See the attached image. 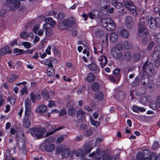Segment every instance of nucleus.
<instances>
[{
    "label": "nucleus",
    "instance_id": "f257e3e1",
    "mask_svg": "<svg viewBox=\"0 0 160 160\" xmlns=\"http://www.w3.org/2000/svg\"><path fill=\"white\" fill-rule=\"evenodd\" d=\"M138 28L139 36L143 38L144 40L147 41L146 38L148 35V32L145 26L144 20L142 18L140 20Z\"/></svg>",
    "mask_w": 160,
    "mask_h": 160
},
{
    "label": "nucleus",
    "instance_id": "f03ea898",
    "mask_svg": "<svg viewBox=\"0 0 160 160\" xmlns=\"http://www.w3.org/2000/svg\"><path fill=\"white\" fill-rule=\"evenodd\" d=\"M102 26L106 28L109 31H112L115 29V24L110 18H107L103 19L101 22Z\"/></svg>",
    "mask_w": 160,
    "mask_h": 160
},
{
    "label": "nucleus",
    "instance_id": "7ed1b4c3",
    "mask_svg": "<svg viewBox=\"0 0 160 160\" xmlns=\"http://www.w3.org/2000/svg\"><path fill=\"white\" fill-rule=\"evenodd\" d=\"M122 52V48L118 45H116L112 48L111 53L114 58L121 60L123 59Z\"/></svg>",
    "mask_w": 160,
    "mask_h": 160
},
{
    "label": "nucleus",
    "instance_id": "20e7f679",
    "mask_svg": "<svg viewBox=\"0 0 160 160\" xmlns=\"http://www.w3.org/2000/svg\"><path fill=\"white\" fill-rule=\"evenodd\" d=\"M142 70L146 74L149 76H152L154 72V67L152 63H148L146 61L142 66Z\"/></svg>",
    "mask_w": 160,
    "mask_h": 160
},
{
    "label": "nucleus",
    "instance_id": "39448f33",
    "mask_svg": "<svg viewBox=\"0 0 160 160\" xmlns=\"http://www.w3.org/2000/svg\"><path fill=\"white\" fill-rule=\"evenodd\" d=\"M160 18L156 17L155 18L152 17L148 20V24L149 28L152 30H155L159 27Z\"/></svg>",
    "mask_w": 160,
    "mask_h": 160
},
{
    "label": "nucleus",
    "instance_id": "423d86ee",
    "mask_svg": "<svg viewBox=\"0 0 160 160\" xmlns=\"http://www.w3.org/2000/svg\"><path fill=\"white\" fill-rule=\"evenodd\" d=\"M5 4L7 7H9V10L13 11L19 7L20 2L19 0H7Z\"/></svg>",
    "mask_w": 160,
    "mask_h": 160
},
{
    "label": "nucleus",
    "instance_id": "0eeeda50",
    "mask_svg": "<svg viewBox=\"0 0 160 160\" xmlns=\"http://www.w3.org/2000/svg\"><path fill=\"white\" fill-rule=\"evenodd\" d=\"M135 51L136 52L133 54V58L135 59L138 60L140 59L141 55L143 53L144 51L143 49L137 47L135 49Z\"/></svg>",
    "mask_w": 160,
    "mask_h": 160
},
{
    "label": "nucleus",
    "instance_id": "6e6552de",
    "mask_svg": "<svg viewBox=\"0 0 160 160\" xmlns=\"http://www.w3.org/2000/svg\"><path fill=\"white\" fill-rule=\"evenodd\" d=\"M83 149V155L88 154L93 149L92 145L89 142H88L82 146Z\"/></svg>",
    "mask_w": 160,
    "mask_h": 160
},
{
    "label": "nucleus",
    "instance_id": "1a4fd4ad",
    "mask_svg": "<svg viewBox=\"0 0 160 160\" xmlns=\"http://www.w3.org/2000/svg\"><path fill=\"white\" fill-rule=\"evenodd\" d=\"M125 24L127 28L129 29H131L133 27V21L132 17L127 16L125 19Z\"/></svg>",
    "mask_w": 160,
    "mask_h": 160
},
{
    "label": "nucleus",
    "instance_id": "9d476101",
    "mask_svg": "<svg viewBox=\"0 0 160 160\" xmlns=\"http://www.w3.org/2000/svg\"><path fill=\"white\" fill-rule=\"evenodd\" d=\"M37 132L36 137L38 138H41L43 137V134L46 132V129L44 128L39 127L37 128Z\"/></svg>",
    "mask_w": 160,
    "mask_h": 160
},
{
    "label": "nucleus",
    "instance_id": "9b49d317",
    "mask_svg": "<svg viewBox=\"0 0 160 160\" xmlns=\"http://www.w3.org/2000/svg\"><path fill=\"white\" fill-rule=\"evenodd\" d=\"M101 151L99 149H97L96 151L93 152L89 154V157H95V160H100L101 158Z\"/></svg>",
    "mask_w": 160,
    "mask_h": 160
},
{
    "label": "nucleus",
    "instance_id": "f8f14e48",
    "mask_svg": "<svg viewBox=\"0 0 160 160\" xmlns=\"http://www.w3.org/2000/svg\"><path fill=\"white\" fill-rule=\"evenodd\" d=\"M30 98L32 102H35L36 101H38L40 99V95L38 93H35L33 92H31L30 94Z\"/></svg>",
    "mask_w": 160,
    "mask_h": 160
},
{
    "label": "nucleus",
    "instance_id": "ddd939ff",
    "mask_svg": "<svg viewBox=\"0 0 160 160\" xmlns=\"http://www.w3.org/2000/svg\"><path fill=\"white\" fill-rule=\"evenodd\" d=\"M77 117L78 120L83 122L85 120V113L82 110H78L77 111Z\"/></svg>",
    "mask_w": 160,
    "mask_h": 160
},
{
    "label": "nucleus",
    "instance_id": "4468645a",
    "mask_svg": "<svg viewBox=\"0 0 160 160\" xmlns=\"http://www.w3.org/2000/svg\"><path fill=\"white\" fill-rule=\"evenodd\" d=\"M98 61L100 62V64L102 68H103L106 65L107 62V58L104 56H101L98 59Z\"/></svg>",
    "mask_w": 160,
    "mask_h": 160
},
{
    "label": "nucleus",
    "instance_id": "2eb2a0df",
    "mask_svg": "<svg viewBox=\"0 0 160 160\" xmlns=\"http://www.w3.org/2000/svg\"><path fill=\"white\" fill-rule=\"evenodd\" d=\"M124 4L126 8L130 11H135L136 9L135 7L133 5L132 2L127 1L124 2Z\"/></svg>",
    "mask_w": 160,
    "mask_h": 160
},
{
    "label": "nucleus",
    "instance_id": "dca6fc26",
    "mask_svg": "<svg viewBox=\"0 0 160 160\" xmlns=\"http://www.w3.org/2000/svg\"><path fill=\"white\" fill-rule=\"evenodd\" d=\"M47 109V107L45 105H40L36 108V112L38 113H42L45 112Z\"/></svg>",
    "mask_w": 160,
    "mask_h": 160
},
{
    "label": "nucleus",
    "instance_id": "f3484780",
    "mask_svg": "<svg viewBox=\"0 0 160 160\" xmlns=\"http://www.w3.org/2000/svg\"><path fill=\"white\" fill-rule=\"evenodd\" d=\"M99 14L98 11L97 10H94L92 12H89L88 15L91 19L97 18Z\"/></svg>",
    "mask_w": 160,
    "mask_h": 160
},
{
    "label": "nucleus",
    "instance_id": "a211bd4d",
    "mask_svg": "<svg viewBox=\"0 0 160 160\" xmlns=\"http://www.w3.org/2000/svg\"><path fill=\"white\" fill-rule=\"evenodd\" d=\"M111 3L112 5L117 9H120L123 6L122 3L118 2L117 0H112Z\"/></svg>",
    "mask_w": 160,
    "mask_h": 160
},
{
    "label": "nucleus",
    "instance_id": "6ab92c4d",
    "mask_svg": "<svg viewBox=\"0 0 160 160\" xmlns=\"http://www.w3.org/2000/svg\"><path fill=\"white\" fill-rule=\"evenodd\" d=\"M119 34L122 37L124 38H127L129 35V32L128 31L125 29H120Z\"/></svg>",
    "mask_w": 160,
    "mask_h": 160
},
{
    "label": "nucleus",
    "instance_id": "aec40b11",
    "mask_svg": "<svg viewBox=\"0 0 160 160\" xmlns=\"http://www.w3.org/2000/svg\"><path fill=\"white\" fill-rule=\"evenodd\" d=\"M43 28L45 30L46 36L47 37H49L53 34L52 30L48 27H47L45 24L43 25Z\"/></svg>",
    "mask_w": 160,
    "mask_h": 160
},
{
    "label": "nucleus",
    "instance_id": "412c9836",
    "mask_svg": "<svg viewBox=\"0 0 160 160\" xmlns=\"http://www.w3.org/2000/svg\"><path fill=\"white\" fill-rule=\"evenodd\" d=\"M67 21L66 20L64 19L63 21V26H62L59 25V28L61 30H68V28H70V26L69 24V22H68L66 23V22Z\"/></svg>",
    "mask_w": 160,
    "mask_h": 160
},
{
    "label": "nucleus",
    "instance_id": "4be33fe9",
    "mask_svg": "<svg viewBox=\"0 0 160 160\" xmlns=\"http://www.w3.org/2000/svg\"><path fill=\"white\" fill-rule=\"evenodd\" d=\"M88 67L92 71H96L99 72L100 69L97 65L94 63H92L88 66Z\"/></svg>",
    "mask_w": 160,
    "mask_h": 160
},
{
    "label": "nucleus",
    "instance_id": "5701e85b",
    "mask_svg": "<svg viewBox=\"0 0 160 160\" xmlns=\"http://www.w3.org/2000/svg\"><path fill=\"white\" fill-rule=\"evenodd\" d=\"M63 128V127H60L57 128L56 127H53L51 129L50 132H47L46 134V136H48L50 135L53 134L54 132L61 129Z\"/></svg>",
    "mask_w": 160,
    "mask_h": 160
},
{
    "label": "nucleus",
    "instance_id": "b1692460",
    "mask_svg": "<svg viewBox=\"0 0 160 160\" xmlns=\"http://www.w3.org/2000/svg\"><path fill=\"white\" fill-rule=\"evenodd\" d=\"M104 32L101 29H97L95 31V34L97 37L99 38H101L104 35Z\"/></svg>",
    "mask_w": 160,
    "mask_h": 160
},
{
    "label": "nucleus",
    "instance_id": "393cba45",
    "mask_svg": "<svg viewBox=\"0 0 160 160\" xmlns=\"http://www.w3.org/2000/svg\"><path fill=\"white\" fill-rule=\"evenodd\" d=\"M83 149L82 148H78L75 150L73 153L77 157H79L82 156V157H83Z\"/></svg>",
    "mask_w": 160,
    "mask_h": 160
},
{
    "label": "nucleus",
    "instance_id": "a878e982",
    "mask_svg": "<svg viewBox=\"0 0 160 160\" xmlns=\"http://www.w3.org/2000/svg\"><path fill=\"white\" fill-rule=\"evenodd\" d=\"M67 21L66 23L68 22H69L71 28L72 25H75L76 23V21L75 18L73 16L70 17L69 18L66 19Z\"/></svg>",
    "mask_w": 160,
    "mask_h": 160
},
{
    "label": "nucleus",
    "instance_id": "bb28decb",
    "mask_svg": "<svg viewBox=\"0 0 160 160\" xmlns=\"http://www.w3.org/2000/svg\"><path fill=\"white\" fill-rule=\"evenodd\" d=\"M9 47L8 46H6L2 48L0 50V55H3L7 53H10L11 52L9 51Z\"/></svg>",
    "mask_w": 160,
    "mask_h": 160
},
{
    "label": "nucleus",
    "instance_id": "cd10ccee",
    "mask_svg": "<svg viewBox=\"0 0 160 160\" xmlns=\"http://www.w3.org/2000/svg\"><path fill=\"white\" fill-rule=\"evenodd\" d=\"M154 60L159 59L160 58V52L155 51L151 55Z\"/></svg>",
    "mask_w": 160,
    "mask_h": 160
},
{
    "label": "nucleus",
    "instance_id": "c85d7f7f",
    "mask_svg": "<svg viewBox=\"0 0 160 160\" xmlns=\"http://www.w3.org/2000/svg\"><path fill=\"white\" fill-rule=\"evenodd\" d=\"M149 79L146 75L142 76L141 79V83L142 86H145L147 82H148Z\"/></svg>",
    "mask_w": 160,
    "mask_h": 160
},
{
    "label": "nucleus",
    "instance_id": "c756f323",
    "mask_svg": "<svg viewBox=\"0 0 160 160\" xmlns=\"http://www.w3.org/2000/svg\"><path fill=\"white\" fill-rule=\"evenodd\" d=\"M31 123L29 119L27 118H24L23 120V126L25 128H28L30 127Z\"/></svg>",
    "mask_w": 160,
    "mask_h": 160
},
{
    "label": "nucleus",
    "instance_id": "7c9ffc66",
    "mask_svg": "<svg viewBox=\"0 0 160 160\" xmlns=\"http://www.w3.org/2000/svg\"><path fill=\"white\" fill-rule=\"evenodd\" d=\"M118 39V34L115 33H112L110 37V40L111 42H116Z\"/></svg>",
    "mask_w": 160,
    "mask_h": 160
},
{
    "label": "nucleus",
    "instance_id": "2f4dec72",
    "mask_svg": "<svg viewBox=\"0 0 160 160\" xmlns=\"http://www.w3.org/2000/svg\"><path fill=\"white\" fill-rule=\"evenodd\" d=\"M95 98L98 100H101L103 98V95L102 92L101 91H99L97 92L95 94Z\"/></svg>",
    "mask_w": 160,
    "mask_h": 160
},
{
    "label": "nucleus",
    "instance_id": "473e14b6",
    "mask_svg": "<svg viewBox=\"0 0 160 160\" xmlns=\"http://www.w3.org/2000/svg\"><path fill=\"white\" fill-rule=\"evenodd\" d=\"M95 76L92 73H89L88 74L87 79L88 81L89 82H93L95 79Z\"/></svg>",
    "mask_w": 160,
    "mask_h": 160
},
{
    "label": "nucleus",
    "instance_id": "72a5a7b5",
    "mask_svg": "<svg viewBox=\"0 0 160 160\" xmlns=\"http://www.w3.org/2000/svg\"><path fill=\"white\" fill-rule=\"evenodd\" d=\"M55 145L53 144H51L44 147L46 150L48 152H51L55 149Z\"/></svg>",
    "mask_w": 160,
    "mask_h": 160
},
{
    "label": "nucleus",
    "instance_id": "f704fd0d",
    "mask_svg": "<svg viewBox=\"0 0 160 160\" xmlns=\"http://www.w3.org/2000/svg\"><path fill=\"white\" fill-rule=\"evenodd\" d=\"M53 14L56 18L58 19H62L65 17V14L62 12H60L57 14L56 13L54 12L53 13Z\"/></svg>",
    "mask_w": 160,
    "mask_h": 160
},
{
    "label": "nucleus",
    "instance_id": "c9c22d12",
    "mask_svg": "<svg viewBox=\"0 0 160 160\" xmlns=\"http://www.w3.org/2000/svg\"><path fill=\"white\" fill-rule=\"evenodd\" d=\"M77 110L75 108L73 107L70 108L68 110V113L70 116L73 117L76 114Z\"/></svg>",
    "mask_w": 160,
    "mask_h": 160
},
{
    "label": "nucleus",
    "instance_id": "e433bc0d",
    "mask_svg": "<svg viewBox=\"0 0 160 160\" xmlns=\"http://www.w3.org/2000/svg\"><path fill=\"white\" fill-rule=\"evenodd\" d=\"M37 128L34 127L32 128H30L26 131V132L27 133L30 132L32 136H36V135H37L36 133H37Z\"/></svg>",
    "mask_w": 160,
    "mask_h": 160
},
{
    "label": "nucleus",
    "instance_id": "4c0bfd02",
    "mask_svg": "<svg viewBox=\"0 0 160 160\" xmlns=\"http://www.w3.org/2000/svg\"><path fill=\"white\" fill-rule=\"evenodd\" d=\"M70 152V149L69 148H66L62 153V156L63 157L65 158L69 156Z\"/></svg>",
    "mask_w": 160,
    "mask_h": 160
},
{
    "label": "nucleus",
    "instance_id": "58836bf2",
    "mask_svg": "<svg viewBox=\"0 0 160 160\" xmlns=\"http://www.w3.org/2000/svg\"><path fill=\"white\" fill-rule=\"evenodd\" d=\"M150 107L154 110H156L159 106L158 104H157L156 102L154 101H152L149 104Z\"/></svg>",
    "mask_w": 160,
    "mask_h": 160
},
{
    "label": "nucleus",
    "instance_id": "ea45409f",
    "mask_svg": "<svg viewBox=\"0 0 160 160\" xmlns=\"http://www.w3.org/2000/svg\"><path fill=\"white\" fill-rule=\"evenodd\" d=\"M47 73L49 76L52 77L55 74V70L53 68H48L47 70Z\"/></svg>",
    "mask_w": 160,
    "mask_h": 160
},
{
    "label": "nucleus",
    "instance_id": "a19ab883",
    "mask_svg": "<svg viewBox=\"0 0 160 160\" xmlns=\"http://www.w3.org/2000/svg\"><path fill=\"white\" fill-rule=\"evenodd\" d=\"M100 7H105L108 6L109 3L106 0H101L99 2Z\"/></svg>",
    "mask_w": 160,
    "mask_h": 160
},
{
    "label": "nucleus",
    "instance_id": "79ce46f5",
    "mask_svg": "<svg viewBox=\"0 0 160 160\" xmlns=\"http://www.w3.org/2000/svg\"><path fill=\"white\" fill-rule=\"evenodd\" d=\"M44 64L48 66L49 68L53 67V65L52 63L51 58L50 59H46L43 61Z\"/></svg>",
    "mask_w": 160,
    "mask_h": 160
},
{
    "label": "nucleus",
    "instance_id": "37998d69",
    "mask_svg": "<svg viewBox=\"0 0 160 160\" xmlns=\"http://www.w3.org/2000/svg\"><path fill=\"white\" fill-rule=\"evenodd\" d=\"M123 46L124 48L127 49H130L132 48V45L130 43L127 41L124 42Z\"/></svg>",
    "mask_w": 160,
    "mask_h": 160
},
{
    "label": "nucleus",
    "instance_id": "c03bdc74",
    "mask_svg": "<svg viewBox=\"0 0 160 160\" xmlns=\"http://www.w3.org/2000/svg\"><path fill=\"white\" fill-rule=\"evenodd\" d=\"M101 11L103 14L106 15L107 14L108 12L109 8L108 6L105 7H100Z\"/></svg>",
    "mask_w": 160,
    "mask_h": 160
},
{
    "label": "nucleus",
    "instance_id": "a18cd8bd",
    "mask_svg": "<svg viewBox=\"0 0 160 160\" xmlns=\"http://www.w3.org/2000/svg\"><path fill=\"white\" fill-rule=\"evenodd\" d=\"M124 58L127 61H130L132 58V55L129 52H125L124 54Z\"/></svg>",
    "mask_w": 160,
    "mask_h": 160
},
{
    "label": "nucleus",
    "instance_id": "49530a36",
    "mask_svg": "<svg viewBox=\"0 0 160 160\" xmlns=\"http://www.w3.org/2000/svg\"><path fill=\"white\" fill-rule=\"evenodd\" d=\"M154 81L152 80H148V82L147 83L146 87L147 88H152L154 86Z\"/></svg>",
    "mask_w": 160,
    "mask_h": 160
},
{
    "label": "nucleus",
    "instance_id": "de8ad7c7",
    "mask_svg": "<svg viewBox=\"0 0 160 160\" xmlns=\"http://www.w3.org/2000/svg\"><path fill=\"white\" fill-rule=\"evenodd\" d=\"M90 123L93 126H98L100 124V122L94 120L92 118H90Z\"/></svg>",
    "mask_w": 160,
    "mask_h": 160
},
{
    "label": "nucleus",
    "instance_id": "09e8293b",
    "mask_svg": "<svg viewBox=\"0 0 160 160\" xmlns=\"http://www.w3.org/2000/svg\"><path fill=\"white\" fill-rule=\"evenodd\" d=\"M42 95L43 98L45 99H48L50 98L48 92L46 91H43L42 92Z\"/></svg>",
    "mask_w": 160,
    "mask_h": 160
},
{
    "label": "nucleus",
    "instance_id": "8fccbe9b",
    "mask_svg": "<svg viewBox=\"0 0 160 160\" xmlns=\"http://www.w3.org/2000/svg\"><path fill=\"white\" fill-rule=\"evenodd\" d=\"M91 88L93 91H96L99 89V85L98 83L95 82L92 84Z\"/></svg>",
    "mask_w": 160,
    "mask_h": 160
},
{
    "label": "nucleus",
    "instance_id": "3c124183",
    "mask_svg": "<svg viewBox=\"0 0 160 160\" xmlns=\"http://www.w3.org/2000/svg\"><path fill=\"white\" fill-rule=\"evenodd\" d=\"M114 96V97H118L119 98H123L125 97V94L122 91H119L118 93H116Z\"/></svg>",
    "mask_w": 160,
    "mask_h": 160
},
{
    "label": "nucleus",
    "instance_id": "603ef678",
    "mask_svg": "<svg viewBox=\"0 0 160 160\" xmlns=\"http://www.w3.org/2000/svg\"><path fill=\"white\" fill-rule=\"evenodd\" d=\"M154 39L157 41V42L160 43V33H158L153 35Z\"/></svg>",
    "mask_w": 160,
    "mask_h": 160
},
{
    "label": "nucleus",
    "instance_id": "864d4df0",
    "mask_svg": "<svg viewBox=\"0 0 160 160\" xmlns=\"http://www.w3.org/2000/svg\"><path fill=\"white\" fill-rule=\"evenodd\" d=\"M25 108H29L31 105V102L29 98H27L25 99Z\"/></svg>",
    "mask_w": 160,
    "mask_h": 160
},
{
    "label": "nucleus",
    "instance_id": "5fc2aeb1",
    "mask_svg": "<svg viewBox=\"0 0 160 160\" xmlns=\"http://www.w3.org/2000/svg\"><path fill=\"white\" fill-rule=\"evenodd\" d=\"M148 99L145 96L142 97L140 99V102L142 104L145 105L148 101Z\"/></svg>",
    "mask_w": 160,
    "mask_h": 160
},
{
    "label": "nucleus",
    "instance_id": "6e6d98bb",
    "mask_svg": "<svg viewBox=\"0 0 160 160\" xmlns=\"http://www.w3.org/2000/svg\"><path fill=\"white\" fill-rule=\"evenodd\" d=\"M14 53H17V55H20L23 53L24 50L22 49H19L18 48H15L13 50Z\"/></svg>",
    "mask_w": 160,
    "mask_h": 160
},
{
    "label": "nucleus",
    "instance_id": "4d7b16f0",
    "mask_svg": "<svg viewBox=\"0 0 160 160\" xmlns=\"http://www.w3.org/2000/svg\"><path fill=\"white\" fill-rule=\"evenodd\" d=\"M32 114L31 111L29 108H25V118H27L30 116Z\"/></svg>",
    "mask_w": 160,
    "mask_h": 160
},
{
    "label": "nucleus",
    "instance_id": "13d9d810",
    "mask_svg": "<svg viewBox=\"0 0 160 160\" xmlns=\"http://www.w3.org/2000/svg\"><path fill=\"white\" fill-rule=\"evenodd\" d=\"M155 43L153 41H151L148 45L147 49L149 51H151V49L153 47Z\"/></svg>",
    "mask_w": 160,
    "mask_h": 160
},
{
    "label": "nucleus",
    "instance_id": "bf43d9fd",
    "mask_svg": "<svg viewBox=\"0 0 160 160\" xmlns=\"http://www.w3.org/2000/svg\"><path fill=\"white\" fill-rule=\"evenodd\" d=\"M22 45L27 49L31 47V43L28 42H22Z\"/></svg>",
    "mask_w": 160,
    "mask_h": 160
},
{
    "label": "nucleus",
    "instance_id": "052dcab7",
    "mask_svg": "<svg viewBox=\"0 0 160 160\" xmlns=\"http://www.w3.org/2000/svg\"><path fill=\"white\" fill-rule=\"evenodd\" d=\"M20 36L21 38L25 39L28 37V33L26 32H22L20 33Z\"/></svg>",
    "mask_w": 160,
    "mask_h": 160
},
{
    "label": "nucleus",
    "instance_id": "680f3d73",
    "mask_svg": "<svg viewBox=\"0 0 160 160\" xmlns=\"http://www.w3.org/2000/svg\"><path fill=\"white\" fill-rule=\"evenodd\" d=\"M18 147L20 149L24 150L25 147L22 142H18Z\"/></svg>",
    "mask_w": 160,
    "mask_h": 160
},
{
    "label": "nucleus",
    "instance_id": "e2e57ef3",
    "mask_svg": "<svg viewBox=\"0 0 160 160\" xmlns=\"http://www.w3.org/2000/svg\"><path fill=\"white\" fill-rule=\"evenodd\" d=\"M18 78V75H13L12 76L11 78L10 79L9 82H12L14 80L17 79Z\"/></svg>",
    "mask_w": 160,
    "mask_h": 160
},
{
    "label": "nucleus",
    "instance_id": "0e129e2a",
    "mask_svg": "<svg viewBox=\"0 0 160 160\" xmlns=\"http://www.w3.org/2000/svg\"><path fill=\"white\" fill-rule=\"evenodd\" d=\"M25 93L28 94L27 87L26 86H24L23 88L22 89L21 92L22 95H23Z\"/></svg>",
    "mask_w": 160,
    "mask_h": 160
},
{
    "label": "nucleus",
    "instance_id": "69168bd1",
    "mask_svg": "<svg viewBox=\"0 0 160 160\" xmlns=\"http://www.w3.org/2000/svg\"><path fill=\"white\" fill-rule=\"evenodd\" d=\"M159 147V144L158 142L155 141L154 142L152 147V149L153 150H156Z\"/></svg>",
    "mask_w": 160,
    "mask_h": 160
},
{
    "label": "nucleus",
    "instance_id": "338daca9",
    "mask_svg": "<svg viewBox=\"0 0 160 160\" xmlns=\"http://www.w3.org/2000/svg\"><path fill=\"white\" fill-rule=\"evenodd\" d=\"M6 13L7 12L5 9H2L0 12V16L1 17H4Z\"/></svg>",
    "mask_w": 160,
    "mask_h": 160
},
{
    "label": "nucleus",
    "instance_id": "774afa93",
    "mask_svg": "<svg viewBox=\"0 0 160 160\" xmlns=\"http://www.w3.org/2000/svg\"><path fill=\"white\" fill-rule=\"evenodd\" d=\"M102 160H110V156L108 154L104 155L102 158Z\"/></svg>",
    "mask_w": 160,
    "mask_h": 160
}]
</instances>
